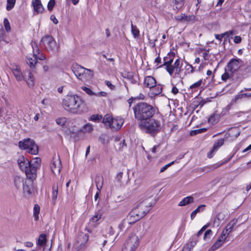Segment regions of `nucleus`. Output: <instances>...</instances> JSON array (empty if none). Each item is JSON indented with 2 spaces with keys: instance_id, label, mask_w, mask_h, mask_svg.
<instances>
[{
  "instance_id": "1",
  "label": "nucleus",
  "mask_w": 251,
  "mask_h": 251,
  "mask_svg": "<svg viewBox=\"0 0 251 251\" xmlns=\"http://www.w3.org/2000/svg\"><path fill=\"white\" fill-rule=\"evenodd\" d=\"M62 106L65 110L74 114L84 112V101L77 95H67L62 99Z\"/></svg>"
},
{
  "instance_id": "2",
  "label": "nucleus",
  "mask_w": 251,
  "mask_h": 251,
  "mask_svg": "<svg viewBox=\"0 0 251 251\" xmlns=\"http://www.w3.org/2000/svg\"><path fill=\"white\" fill-rule=\"evenodd\" d=\"M135 118L139 122L147 120L152 118L155 112V108L151 104L140 102L133 107Z\"/></svg>"
},
{
  "instance_id": "3",
  "label": "nucleus",
  "mask_w": 251,
  "mask_h": 251,
  "mask_svg": "<svg viewBox=\"0 0 251 251\" xmlns=\"http://www.w3.org/2000/svg\"><path fill=\"white\" fill-rule=\"evenodd\" d=\"M140 128L149 133L158 132L161 128V124L157 120L149 118L147 120L138 123Z\"/></svg>"
},
{
  "instance_id": "4",
  "label": "nucleus",
  "mask_w": 251,
  "mask_h": 251,
  "mask_svg": "<svg viewBox=\"0 0 251 251\" xmlns=\"http://www.w3.org/2000/svg\"><path fill=\"white\" fill-rule=\"evenodd\" d=\"M124 120L119 117L113 118L110 114H107L103 117L102 123L106 128L113 130H118L121 128L124 124Z\"/></svg>"
},
{
  "instance_id": "5",
  "label": "nucleus",
  "mask_w": 251,
  "mask_h": 251,
  "mask_svg": "<svg viewBox=\"0 0 251 251\" xmlns=\"http://www.w3.org/2000/svg\"><path fill=\"white\" fill-rule=\"evenodd\" d=\"M19 147L32 154H36L38 152V147L34 140L27 138L19 142Z\"/></svg>"
},
{
  "instance_id": "6",
  "label": "nucleus",
  "mask_w": 251,
  "mask_h": 251,
  "mask_svg": "<svg viewBox=\"0 0 251 251\" xmlns=\"http://www.w3.org/2000/svg\"><path fill=\"white\" fill-rule=\"evenodd\" d=\"M139 245V238L134 234H131L124 244L122 251H135Z\"/></svg>"
},
{
  "instance_id": "7",
  "label": "nucleus",
  "mask_w": 251,
  "mask_h": 251,
  "mask_svg": "<svg viewBox=\"0 0 251 251\" xmlns=\"http://www.w3.org/2000/svg\"><path fill=\"white\" fill-rule=\"evenodd\" d=\"M41 41L48 50L54 51L59 49V45L53 38L50 35H45L42 37Z\"/></svg>"
},
{
  "instance_id": "8",
  "label": "nucleus",
  "mask_w": 251,
  "mask_h": 251,
  "mask_svg": "<svg viewBox=\"0 0 251 251\" xmlns=\"http://www.w3.org/2000/svg\"><path fill=\"white\" fill-rule=\"evenodd\" d=\"M31 45L32 48V53H29L27 55L26 62L30 68L33 69L37 62L36 53L39 54L40 49L36 43L32 42Z\"/></svg>"
},
{
  "instance_id": "9",
  "label": "nucleus",
  "mask_w": 251,
  "mask_h": 251,
  "mask_svg": "<svg viewBox=\"0 0 251 251\" xmlns=\"http://www.w3.org/2000/svg\"><path fill=\"white\" fill-rule=\"evenodd\" d=\"M30 163V173L27 172V177L30 179H34L37 176V170L41 165V159L39 158L32 159Z\"/></svg>"
},
{
  "instance_id": "10",
  "label": "nucleus",
  "mask_w": 251,
  "mask_h": 251,
  "mask_svg": "<svg viewBox=\"0 0 251 251\" xmlns=\"http://www.w3.org/2000/svg\"><path fill=\"white\" fill-rule=\"evenodd\" d=\"M153 204L154 203L153 202L150 201L149 199H147L139 203L137 207L133 210L136 211L138 214H140V213H143V214L144 217L149 211Z\"/></svg>"
},
{
  "instance_id": "11",
  "label": "nucleus",
  "mask_w": 251,
  "mask_h": 251,
  "mask_svg": "<svg viewBox=\"0 0 251 251\" xmlns=\"http://www.w3.org/2000/svg\"><path fill=\"white\" fill-rule=\"evenodd\" d=\"M18 163L20 169L25 172L27 177V172H30V163L27 159L24 156H20L18 159ZM30 173V172H29Z\"/></svg>"
},
{
  "instance_id": "12",
  "label": "nucleus",
  "mask_w": 251,
  "mask_h": 251,
  "mask_svg": "<svg viewBox=\"0 0 251 251\" xmlns=\"http://www.w3.org/2000/svg\"><path fill=\"white\" fill-rule=\"evenodd\" d=\"M62 168L61 162L58 156L53 157L50 164V168L52 172L55 174H59Z\"/></svg>"
},
{
  "instance_id": "13",
  "label": "nucleus",
  "mask_w": 251,
  "mask_h": 251,
  "mask_svg": "<svg viewBox=\"0 0 251 251\" xmlns=\"http://www.w3.org/2000/svg\"><path fill=\"white\" fill-rule=\"evenodd\" d=\"M242 61L239 59H232L227 65L226 70L231 73L238 70L241 67Z\"/></svg>"
},
{
  "instance_id": "14",
  "label": "nucleus",
  "mask_w": 251,
  "mask_h": 251,
  "mask_svg": "<svg viewBox=\"0 0 251 251\" xmlns=\"http://www.w3.org/2000/svg\"><path fill=\"white\" fill-rule=\"evenodd\" d=\"M143 213L137 214L136 211L132 210L127 215L126 219L128 222V225H132L144 217Z\"/></svg>"
},
{
  "instance_id": "15",
  "label": "nucleus",
  "mask_w": 251,
  "mask_h": 251,
  "mask_svg": "<svg viewBox=\"0 0 251 251\" xmlns=\"http://www.w3.org/2000/svg\"><path fill=\"white\" fill-rule=\"evenodd\" d=\"M23 193L25 196H29L32 193L33 188L31 180H25V183L23 185Z\"/></svg>"
},
{
  "instance_id": "16",
  "label": "nucleus",
  "mask_w": 251,
  "mask_h": 251,
  "mask_svg": "<svg viewBox=\"0 0 251 251\" xmlns=\"http://www.w3.org/2000/svg\"><path fill=\"white\" fill-rule=\"evenodd\" d=\"M11 70L17 81H21L24 80V75L22 74L19 66L13 65Z\"/></svg>"
},
{
  "instance_id": "17",
  "label": "nucleus",
  "mask_w": 251,
  "mask_h": 251,
  "mask_svg": "<svg viewBox=\"0 0 251 251\" xmlns=\"http://www.w3.org/2000/svg\"><path fill=\"white\" fill-rule=\"evenodd\" d=\"M144 84L146 87L151 89L156 86V80L151 76H147L144 79Z\"/></svg>"
},
{
  "instance_id": "18",
  "label": "nucleus",
  "mask_w": 251,
  "mask_h": 251,
  "mask_svg": "<svg viewBox=\"0 0 251 251\" xmlns=\"http://www.w3.org/2000/svg\"><path fill=\"white\" fill-rule=\"evenodd\" d=\"M24 78L23 80H25L27 84L29 87H32L34 85V77L30 71H27L25 72V75H24Z\"/></svg>"
},
{
  "instance_id": "19",
  "label": "nucleus",
  "mask_w": 251,
  "mask_h": 251,
  "mask_svg": "<svg viewBox=\"0 0 251 251\" xmlns=\"http://www.w3.org/2000/svg\"><path fill=\"white\" fill-rule=\"evenodd\" d=\"M84 69L85 68L78 64L74 65L72 67V71L74 72L75 75L79 79L82 78V75H83V72Z\"/></svg>"
},
{
  "instance_id": "20",
  "label": "nucleus",
  "mask_w": 251,
  "mask_h": 251,
  "mask_svg": "<svg viewBox=\"0 0 251 251\" xmlns=\"http://www.w3.org/2000/svg\"><path fill=\"white\" fill-rule=\"evenodd\" d=\"M94 76L93 71L90 69L85 68L82 75V78H80L82 81H87L91 79Z\"/></svg>"
},
{
  "instance_id": "21",
  "label": "nucleus",
  "mask_w": 251,
  "mask_h": 251,
  "mask_svg": "<svg viewBox=\"0 0 251 251\" xmlns=\"http://www.w3.org/2000/svg\"><path fill=\"white\" fill-rule=\"evenodd\" d=\"M175 19L177 21H183L185 22L195 21L196 20V17L194 15L187 16L185 14H181L175 17Z\"/></svg>"
},
{
  "instance_id": "22",
  "label": "nucleus",
  "mask_w": 251,
  "mask_h": 251,
  "mask_svg": "<svg viewBox=\"0 0 251 251\" xmlns=\"http://www.w3.org/2000/svg\"><path fill=\"white\" fill-rule=\"evenodd\" d=\"M162 90V87L160 85H156L154 87L150 89L148 95L150 98H153L160 94Z\"/></svg>"
},
{
  "instance_id": "23",
  "label": "nucleus",
  "mask_w": 251,
  "mask_h": 251,
  "mask_svg": "<svg viewBox=\"0 0 251 251\" xmlns=\"http://www.w3.org/2000/svg\"><path fill=\"white\" fill-rule=\"evenodd\" d=\"M32 5L34 11L37 13H42L44 11V7L39 0H32Z\"/></svg>"
},
{
  "instance_id": "24",
  "label": "nucleus",
  "mask_w": 251,
  "mask_h": 251,
  "mask_svg": "<svg viewBox=\"0 0 251 251\" xmlns=\"http://www.w3.org/2000/svg\"><path fill=\"white\" fill-rule=\"evenodd\" d=\"M194 202V198L192 196H188L183 199L178 203V206H183Z\"/></svg>"
},
{
  "instance_id": "25",
  "label": "nucleus",
  "mask_w": 251,
  "mask_h": 251,
  "mask_svg": "<svg viewBox=\"0 0 251 251\" xmlns=\"http://www.w3.org/2000/svg\"><path fill=\"white\" fill-rule=\"evenodd\" d=\"M174 65L175 69V74L174 77H176L179 75L181 71L182 64L180 63V61L179 59H177L174 62Z\"/></svg>"
},
{
  "instance_id": "26",
  "label": "nucleus",
  "mask_w": 251,
  "mask_h": 251,
  "mask_svg": "<svg viewBox=\"0 0 251 251\" xmlns=\"http://www.w3.org/2000/svg\"><path fill=\"white\" fill-rule=\"evenodd\" d=\"M24 179L19 176H16L14 178V184L17 189H19L25 183Z\"/></svg>"
},
{
  "instance_id": "27",
  "label": "nucleus",
  "mask_w": 251,
  "mask_h": 251,
  "mask_svg": "<svg viewBox=\"0 0 251 251\" xmlns=\"http://www.w3.org/2000/svg\"><path fill=\"white\" fill-rule=\"evenodd\" d=\"M93 125L90 123H87L82 127L81 130L84 133H90L93 130Z\"/></svg>"
},
{
  "instance_id": "28",
  "label": "nucleus",
  "mask_w": 251,
  "mask_h": 251,
  "mask_svg": "<svg viewBox=\"0 0 251 251\" xmlns=\"http://www.w3.org/2000/svg\"><path fill=\"white\" fill-rule=\"evenodd\" d=\"M205 207V205L204 204H201L198 206V207L193 211L191 214V219L193 220L196 216L197 214L203 210L204 208Z\"/></svg>"
},
{
  "instance_id": "29",
  "label": "nucleus",
  "mask_w": 251,
  "mask_h": 251,
  "mask_svg": "<svg viewBox=\"0 0 251 251\" xmlns=\"http://www.w3.org/2000/svg\"><path fill=\"white\" fill-rule=\"evenodd\" d=\"M185 0H173L175 8L177 10L180 9L184 5Z\"/></svg>"
},
{
  "instance_id": "30",
  "label": "nucleus",
  "mask_w": 251,
  "mask_h": 251,
  "mask_svg": "<svg viewBox=\"0 0 251 251\" xmlns=\"http://www.w3.org/2000/svg\"><path fill=\"white\" fill-rule=\"evenodd\" d=\"M40 207L38 204H35L33 208V217L35 221L39 219V214L40 213Z\"/></svg>"
},
{
  "instance_id": "31",
  "label": "nucleus",
  "mask_w": 251,
  "mask_h": 251,
  "mask_svg": "<svg viewBox=\"0 0 251 251\" xmlns=\"http://www.w3.org/2000/svg\"><path fill=\"white\" fill-rule=\"evenodd\" d=\"M88 239V237L86 234L81 233L78 236L77 243L80 246L83 245L85 242L87 241Z\"/></svg>"
},
{
  "instance_id": "32",
  "label": "nucleus",
  "mask_w": 251,
  "mask_h": 251,
  "mask_svg": "<svg viewBox=\"0 0 251 251\" xmlns=\"http://www.w3.org/2000/svg\"><path fill=\"white\" fill-rule=\"evenodd\" d=\"M46 243V235L45 234H41L38 238L37 244L39 246H42Z\"/></svg>"
},
{
  "instance_id": "33",
  "label": "nucleus",
  "mask_w": 251,
  "mask_h": 251,
  "mask_svg": "<svg viewBox=\"0 0 251 251\" xmlns=\"http://www.w3.org/2000/svg\"><path fill=\"white\" fill-rule=\"evenodd\" d=\"M101 120H103V118L101 115L99 114H94L90 116L89 118V121H92L94 122H99Z\"/></svg>"
},
{
  "instance_id": "34",
  "label": "nucleus",
  "mask_w": 251,
  "mask_h": 251,
  "mask_svg": "<svg viewBox=\"0 0 251 251\" xmlns=\"http://www.w3.org/2000/svg\"><path fill=\"white\" fill-rule=\"evenodd\" d=\"M130 225H128V222L126 219H125L122 222L119 224V228L120 230H122L124 229H127L129 227Z\"/></svg>"
},
{
  "instance_id": "35",
  "label": "nucleus",
  "mask_w": 251,
  "mask_h": 251,
  "mask_svg": "<svg viewBox=\"0 0 251 251\" xmlns=\"http://www.w3.org/2000/svg\"><path fill=\"white\" fill-rule=\"evenodd\" d=\"M96 184L97 189L100 191L102 187L103 178L100 176L98 177L96 180Z\"/></svg>"
},
{
  "instance_id": "36",
  "label": "nucleus",
  "mask_w": 251,
  "mask_h": 251,
  "mask_svg": "<svg viewBox=\"0 0 251 251\" xmlns=\"http://www.w3.org/2000/svg\"><path fill=\"white\" fill-rule=\"evenodd\" d=\"M223 244L224 243L223 242H222L219 240L217 239V240L214 243V244L211 247L210 250H211V251H215V250H217L218 248H219L220 247H221Z\"/></svg>"
},
{
  "instance_id": "37",
  "label": "nucleus",
  "mask_w": 251,
  "mask_h": 251,
  "mask_svg": "<svg viewBox=\"0 0 251 251\" xmlns=\"http://www.w3.org/2000/svg\"><path fill=\"white\" fill-rule=\"evenodd\" d=\"M81 89L84 91L87 94L90 96H94L96 93L94 92L90 88L85 86H82Z\"/></svg>"
},
{
  "instance_id": "38",
  "label": "nucleus",
  "mask_w": 251,
  "mask_h": 251,
  "mask_svg": "<svg viewBox=\"0 0 251 251\" xmlns=\"http://www.w3.org/2000/svg\"><path fill=\"white\" fill-rule=\"evenodd\" d=\"M224 139L221 138V139H218L217 141H216L214 143V144L213 145V150H217L218 149V148L222 146L224 144Z\"/></svg>"
},
{
  "instance_id": "39",
  "label": "nucleus",
  "mask_w": 251,
  "mask_h": 251,
  "mask_svg": "<svg viewBox=\"0 0 251 251\" xmlns=\"http://www.w3.org/2000/svg\"><path fill=\"white\" fill-rule=\"evenodd\" d=\"M228 236V234H227V232H226V230H223L222 233L221 234L218 239L221 241L223 243H224Z\"/></svg>"
},
{
  "instance_id": "40",
  "label": "nucleus",
  "mask_w": 251,
  "mask_h": 251,
  "mask_svg": "<svg viewBox=\"0 0 251 251\" xmlns=\"http://www.w3.org/2000/svg\"><path fill=\"white\" fill-rule=\"evenodd\" d=\"M131 32L133 35V36L136 38L139 36L140 32L138 28L136 25H133L131 24Z\"/></svg>"
},
{
  "instance_id": "41",
  "label": "nucleus",
  "mask_w": 251,
  "mask_h": 251,
  "mask_svg": "<svg viewBox=\"0 0 251 251\" xmlns=\"http://www.w3.org/2000/svg\"><path fill=\"white\" fill-rule=\"evenodd\" d=\"M16 0H7L6 9L8 11L11 10L14 6Z\"/></svg>"
},
{
  "instance_id": "42",
  "label": "nucleus",
  "mask_w": 251,
  "mask_h": 251,
  "mask_svg": "<svg viewBox=\"0 0 251 251\" xmlns=\"http://www.w3.org/2000/svg\"><path fill=\"white\" fill-rule=\"evenodd\" d=\"M202 83V79L199 80L198 82L194 83L190 86L189 89H192V91H196V89L199 88Z\"/></svg>"
},
{
  "instance_id": "43",
  "label": "nucleus",
  "mask_w": 251,
  "mask_h": 251,
  "mask_svg": "<svg viewBox=\"0 0 251 251\" xmlns=\"http://www.w3.org/2000/svg\"><path fill=\"white\" fill-rule=\"evenodd\" d=\"M224 219V215L220 213L217 214L216 216V218L214 220V224H217V225H219L220 222L222 220H223Z\"/></svg>"
},
{
  "instance_id": "44",
  "label": "nucleus",
  "mask_w": 251,
  "mask_h": 251,
  "mask_svg": "<svg viewBox=\"0 0 251 251\" xmlns=\"http://www.w3.org/2000/svg\"><path fill=\"white\" fill-rule=\"evenodd\" d=\"M101 214L100 213H96L95 215L91 218L90 221L93 223H96L101 218Z\"/></svg>"
},
{
  "instance_id": "45",
  "label": "nucleus",
  "mask_w": 251,
  "mask_h": 251,
  "mask_svg": "<svg viewBox=\"0 0 251 251\" xmlns=\"http://www.w3.org/2000/svg\"><path fill=\"white\" fill-rule=\"evenodd\" d=\"M56 124L60 126H63L66 123V119L65 117L57 118L56 120Z\"/></svg>"
},
{
  "instance_id": "46",
  "label": "nucleus",
  "mask_w": 251,
  "mask_h": 251,
  "mask_svg": "<svg viewBox=\"0 0 251 251\" xmlns=\"http://www.w3.org/2000/svg\"><path fill=\"white\" fill-rule=\"evenodd\" d=\"M166 70L170 75H172L174 72H175V66L172 64L169 66H167V67H166Z\"/></svg>"
},
{
  "instance_id": "47",
  "label": "nucleus",
  "mask_w": 251,
  "mask_h": 251,
  "mask_svg": "<svg viewBox=\"0 0 251 251\" xmlns=\"http://www.w3.org/2000/svg\"><path fill=\"white\" fill-rule=\"evenodd\" d=\"M3 24H4V27L5 28V30L7 31H10V23L8 20V19L7 18H5L3 20Z\"/></svg>"
},
{
  "instance_id": "48",
  "label": "nucleus",
  "mask_w": 251,
  "mask_h": 251,
  "mask_svg": "<svg viewBox=\"0 0 251 251\" xmlns=\"http://www.w3.org/2000/svg\"><path fill=\"white\" fill-rule=\"evenodd\" d=\"M206 128H201L199 129L192 130L190 132L191 135H195L198 133H202L206 131Z\"/></svg>"
},
{
  "instance_id": "49",
  "label": "nucleus",
  "mask_w": 251,
  "mask_h": 251,
  "mask_svg": "<svg viewBox=\"0 0 251 251\" xmlns=\"http://www.w3.org/2000/svg\"><path fill=\"white\" fill-rule=\"evenodd\" d=\"M234 133H235V136L236 137H238L240 135V131H239V129L236 127L231 128L230 130H229V134H231Z\"/></svg>"
},
{
  "instance_id": "50",
  "label": "nucleus",
  "mask_w": 251,
  "mask_h": 251,
  "mask_svg": "<svg viewBox=\"0 0 251 251\" xmlns=\"http://www.w3.org/2000/svg\"><path fill=\"white\" fill-rule=\"evenodd\" d=\"M244 98V95L242 94L236 95L231 101V104H234L237 102L238 100L242 99Z\"/></svg>"
},
{
  "instance_id": "51",
  "label": "nucleus",
  "mask_w": 251,
  "mask_h": 251,
  "mask_svg": "<svg viewBox=\"0 0 251 251\" xmlns=\"http://www.w3.org/2000/svg\"><path fill=\"white\" fill-rule=\"evenodd\" d=\"M212 231L211 229L207 230L204 234V236H203L204 240H205L207 239H210V238L211 237V236L212 235Z\"/></svg>"
},
{
  "instance_id": "52",
  "label": "nucleus",
  "mask_w": 251,
  "mask_h": 251,
  "mask_svg": "<svg viewBox=\"0 0 251 251\" xmlns=\"http://www.w3.org/2000/svg\"><path fill=\"white\" fill-rule=\"evenodd\" d=\"M58 195V188H55L54 186L53 187V191L52 194V199L55 201L56 200Z\"/></svg>"
},
{
  "instance_id": "53",
  "label": "nucleus",
  "mask_w": 251,
  "mask_h": 251,
  "mask_svg": "<svg viewBox=\"0 0 251 251\" xmlns=\"http://www.w3.org/2000/svg\"><path fill=\"white\" fill-rule=\"evenodd\" d=\"M55 5V0H50L48 4V9L49 11H51Z\"/></svg>"
},
{
  "instance_id": "54",
  "label": "nucleus",
  "mask_w": 251,
  "mask_h": 251,
  "mask_svg": "<svg viewBox=\"0 0 251 251\" xmlns=\"http://www.w3.org/2000/svg\"><path fill=\"white\" fill-rule=\"evenodd\" d=\"M2 41H6L4 31L2 30V27L0 26V42Z\"/></svg>"
},
{
  "instance_id": "55",
  "label": "nucleus",
  "mask_w": 251,
  "mask_h": 251,
  "mask_svg": "<svg viewBox=\"0 0 251 251\" xmlns=\"http://www.w3.org/2000/svg\"><path fill=\"white\" fill-rule=\"evenodd\" d=\"M164 63L163 64V66L167 67V66H169L172 64L173 62V59H170L168 60H167V57H164Z\"/></svg>"
},
{
  "instance_id": "56",
  "label": "nucleus",
  "mask_w": 251,
  "mask_h": 251,
  "mask_svg": "<svg viewBox=\"0 0 251 251\" xmlns=\"http://www.w3.org/2000/svg\"><path fill=\"white\" fill-rule=\"evenodd\" d=\"M174 163V162L172 161L171 163L167 164L166 165H165L164 166H163V167H162L160 169V173H162V172H164L168 167H170Z\"/></svg>"
},
{
  "instance_id": "57",
  "label": "nucleus",
  "mask_w": 251,
  "mask_h": 251,
  "mask_svg": "<svg viewBox=\"0 0 251 251\" xmlns=\"http://www.w3.org/2000/svg\"><path fill=\"white\" fill-rule=\"evenodd\" d=\"M237 219H233L232 220H231L227 224V227L229 226H231L232 227H234V226L236 225L237 223Z\"/></svg>"
},
{
  "instance_id": "58",
  "label": "nucleus",
  "mask_w": 251,
  "mask_h": 251,
  "mask_svg": "<svg viewBox=\"0 0 251 251\" xmlns=\"http://www.w3.org/2000/svg\"><path fill=\"white\" fill-rule=\"evenodd\" d=\"M237 219H233L232 220H231L227 224V227L229 226H231L232 227H234V226L236 225L237 223Z\"/></svg>"
},
{
  "instance_id": "59",
  "label": "nucleus",
  "mask_w": 251,
  "mask_h": 251,
  "mask_svg": "<svg viewBox=\"0 0 251 251\" xmlns=\"http://www.w3.org/2000/svg\"><path fill=\"white\" fill-rule=\"evenodd\" d=\"M36 58H37V60L39 59V60H43L45 59L46 57L44 54L40 53V50L39 54L36 53Z\"/></svg>"
},
{
  "instance_id": "60",
  "label": "nucleus",
  "mask_w": 251,
  "mask_h": 251,
  "mask_svg": "<svg viewBox=\"0 0 251 251\" xmlns=\"http://www.w3.org/2000/svg\"><path fill=\"white\" fill-rule=\"evenodd\" d=\"M41 103L44 105L45 107H47L49 104V100L47 98H45L42 100Z\"/></svg>"
},
{
  "instance_id": "61",
  "label": "nucleus",
  "mask_w": 251,
  "mask_h": 251,
  "mask_svg": "<svg viewBox=\"0 0 251 251\" xmlns=\"http://www.w3.org/2000/svg\"><path fill=\"white\" fill-rule=\"evenodd\" d=\"M233 228V227L231 226H229L228 227H227V226H226V227L223 230H226V232H227V234L229 235V234L232 231V229Z\"/></svg>"
},
{
  "instance_id": "62",
  "label": "nucleus",
  "mask_w": 251,
  "mask_h": 251,
  "mask_svg": "<svg viewBox=\"0 0 251 251\" xmlns=\"http://www.w3.org/2000/svg\"><path fill=\"white\" fill-rule=\"evenodd\" d=\"M107 95V93L105 92H100L99 93H96V95H94V96L97 97H106Z\"/></svg>"
},
{
  "instance_id": "63",
  "label": "nucleus",
  "mask_w": 251,
  "mask_h": 251,
  "mask_svg": "<svg viewBox=\"0 0 251 251\" xmlns=\"http://www.w3.org/2000/svg\"><path fill=\"white\" fill-rule=\"evenodd\" d=\"M233 41L235 43L238 44L241 42V38L239 36H235L234 38Z\"/></svg>"
},
{
  "instance_id": "64",
  "label": "nucleus",
  "mask_w": 251,
  "mask_h": 251,
  "mask_svg": "<svg viewBox=\"0 0 251 251\" xmlns=\"http://www.w3.org/2000/svg\"><path fill=\"white\" fill-rule=\"evenodd\" d=\"M105 84L109 87L110 89H113L114 88V86L109 81L106 80L105 81Z\"/></svg>"
}]
</instances>
